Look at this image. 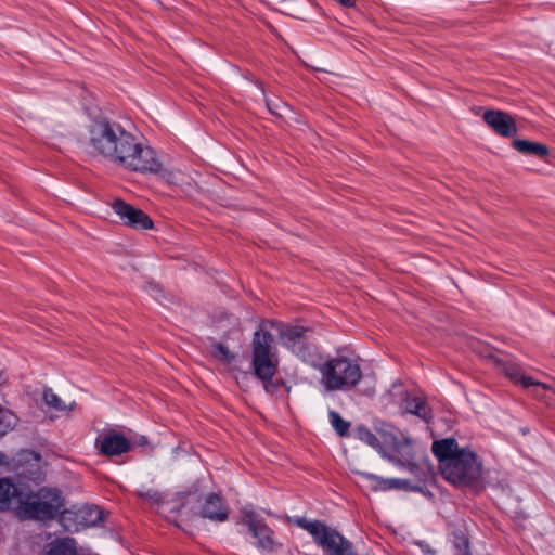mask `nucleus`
I'll list each match as a JSON object with an SVG mask.
<instances>
[{"label": "nucleus", "instance_id": "7", "mask_svg": "<svg viewBox=\"0 0 555 555\" xmlns=\"http://www.w3.org/2000/svg\"><path fill=\"white\" fill-rule=\"evenodd\" d=\"M63 506L64 499L61 491L42 488L23 498L20 513L29 519L50 520L56 517Z\"/></svg>", "mask_w": 555, "mask_h": 555}, {"label": "nucleus", "instance_id": "26", "mask_svg": "<svg viewBox=\"0 0 555 555\" xmlns=\"http://www.w3.org/2000/svg\"><path fill=\"white\" fill-rule=\"evenodd\" d=\"M263 384V388L267 393L274 396L278 393L279 389L283 386V382L273 380V377L270 379H260Z\"/></svg>", "mask_w": 555, "mask_h": 555}, {"label": "nucleus", "instance_id": "10", "mask_svg": "<svg viewBox=\"0 0 555 555\" xmlns=\"http://www.w3.org/2000/svg\"><path fill=\"white\" fill-rule=\"evenodd\" d=\"M114 212L119 217L122 224L134 230L152 229L153 220L140 208H137L120 198H116L111 204Z\"/></svg>", "mask_w": 555, "mask_h": 555}, {"label": "nucleus", "instance_id": "21", "mask_svg": "<svg viewBox=\"0 0 555 555\" xmlns=\"http://www.w3.org/2000/svg\"><path fill=\"white\" fill-rule=\"evenodd\" d=\"M354 435L360 441L366 443L375 450H379L382 448V442L378 437L366 426H358L356 428Z\"/></svg>", "mask_w": 555, "mask_h": 555}, {"label": "nucleus", "instance_id": "31", "mask_svg": "<svg viewBox=\"0 0 555 555\" xmlns=\"http://www.w3.org/2000/svg\"><path fill=\"white\" fill-rule=\"evenodd\" d=\"M457 547H463L464 550L468 551V547H469L468 540L463 537L462 544H459Z\"/></svg>", "mask_w": 555, "mask_h": 555}, {"label": "nucleus", "instance_id": "15", "mask_svg": "<svg viewBox=\"0 0 555 555\" xmlns=\"http://www.w3.org/2000/svg\"><path fill=\"white\" fill-rule=\"evenodd\" d=\"M13 502L22 505V491L10 478H0V512L9 509Z\"/></svg>", "mask_w": 555, "mask_h": 555}, {"label": "nucleus", "instance_id": "5", "mask_svg": "<svg viewBox=\"0 0 555 555\" xmlns=\"http://www.w3.org/2000/svg\"><path fill=\"white\" fill-rule=\"evenodd\" d=\"M251 369L258 379L272 378L279 366V357L273 335L262 328L256 331L251 339Z\"/></svg>", "mask_w": 555, "mask_h": 555}, {"label": "nucleus", "instance_id": "3", "mask_svg": "<svg viewBox=\"0 0 555 555\" xmlns=\"http://www.w3.org/2000/svg\"><path fill=\"white\" fill-rule=\"evenodd\" d=\"M289 522L306 530L326 555H358L348 539L321 520L294 516L289 518Z\"/></svg>", "mask_w": 555, "mask_h": 555}, {"label": "nucleus", "instance_id": "11", "mask_svg": "<svg viewBox=\"0 0 555 555\" xmlns=\"http://www.w3.org/2000/svg\"><path fill=\"white\" fill-rule=\"evenodd\" d=\"M95 447L101 454L118 456L131 449V442L121 433L112 430L101 434L95 440Z\"/></svg>", "mask_w": 555, "mask_h": 555}, {"label": "nucleus", "instance_id": "6", "mask_svg": "<svg viewBox=\"0 0 555 555\" xmlns=\"http://www.w3.org/2000/svg\"><path fill=\"white\" fill-rule=\"evenodd\" d=\"M442 476L455 486H470L481 478L482 463L475 452L462 448L440 469Z\"/></svg>", "mask_w": 555, "mask_h": 555}, {"label": "nucleus", "instance_id": "12", "mask_svg": "<svg viewBox=\"0 0 555 555\" xmlns=\"http://www.w3.org/2000/svg\"><path fill=\"white\" fill-rule=\"evenodd\" d=\"M482 119L493 131L502 137L512 138L517 133V127L513 117L503 111L488 109L483 113Z\"/></svg>", "mask_w": 555, "mask_h": 555}, {"label": "nucleus", "instance_id": "29", "mask_svg": "<svg viewBox=\"0 0 555 555\" xmlns=\"http://www.w3.org/2000/svg\"><path fill=\"white\" fill-rule=\"evenodd\" d=\"M339 3L346 8H352L354 7L356 2L354 0H338Z\"/></svg>", "mask_w": 555, "mask_h": 555}, {"label": "nucleus", "instance_id": "19", "mask_svg": "<svg viewBox=\"0 0 555 555\" xmlns=\"http://www.w3.org/2000/svg\"><path fill=\"white\" fill-rule=\"evenodd\" d=\"M404 410L408 413L418 416L425 422L431 418V410L427 402L418 396L406 395L404 398Z\"/></svg>", "mask_w": 555, "mask_h": 555}, {"label": "nucleus", "instance_id": "30", "mask_svg": "<svg viewBox=\"0 0 555 555\" xmlns=\"http://www.w3.org/2000/svg\"><path fill=\"white\" fill-rule=\"evenodd\" d=\"M405 489H411V490L420 491L423 494H431L428 490L424 491L423 488L417 487V486L416 487H409V485H408Z\"/></svg>", "mask_w": 555, "mask_h": 555}, {"label": "nucleus", "instance_id": "2", "mask_svg": "<svg viewBox=\"0 0 555 555\" xmlns=\"http://www.w3.org/2000/svg\"><path fill=\"white\" fill-rule=\"evenodd\" d=\"M311 366L321 373L323 385L328 391H347L356 387L362 378L360 365L346 357H334L323 361L319 353L318 365Z\"/></svg>", "mask_w": 555, "mask_h": 555}, {"label": "nucleus", "instance_id": "22", "mask_svg": "<svg viewBox=\"0 0 555 555\" xmlns=\"http://www.w3.org/2000/svg\"><path fill=\"white\" fill-rule=\"evenodd\" d=\"M43 401L47 405L57 410V411H66L73 410L75 408V402H72L68 406L60 399V397L52 391V389H44L43 391Z\"/></svg>", "mask_w": 555, "mask_h": 555}, {"label": "nucleus", "instance_id": "34", "mask_svg": "<svg viewBox=\"0 0 555 555\" xmlns=\"http://www.w3.org/2000/svg\"><path fill=\"white\" fill-rule=\"evenodd\" d=\"M2 382H3V373H2V371L0 370V385L2 384Z\"/></svg>", "mask_w": 555, "mask_h": 555}, {"label": "nucleus", "instance_id": "9", "mask_svg": "<svg viewBox=\"0 0 555 555\" xmlns=\"http://www.w3.org/2000/svg\"><path fill=\"white\" fill-rule=\"evenodd\" d=\"M242 524L248 528L250 534L257 540L256 547L260 551L272 552L275 548V533L251 505L240 509Z\"/></svg>", "mask_w": 555, "mask_h": 555}, {"label": "nucleus", "instance_id": "1", "mask_svg": "<svg viewBox=\"0 0 555 555\" xmlns=\"http://www.w3.org/2000/svg\"><path fill=\"white\" fill-rule=\"evenodd\" d=\"M86 144L94 155L131 171L156 173L162 169V163L152 147L143 144L120 124L107 118L91 121Z\"/></svg>", "mask_w": 555, "mask_h": 555}, {"label": "nucleus", "instance_id": "16", "mask_svg": "<svg viewBox=\"0 0 555 555\" xmlns=\"http://www.w3.org/2000/svg\"><path fill=\"white\" fill-rule=\"evenodd\" d=\"M434 455L438 459L439 468L446 464L453 455H457L461 451L459 443L454 438H446L441 440H435L431 446Z\"/></svg>", "mask_w": 555, "mask_h": 555}, {"label": "nucleus", "instance_id": "18", "mask_svg": "<svg viewBox=\"0 0 555 555\" xmlns=\"http://www.w3.org/2000/svg\"><path fill=\"white\" fill-rule=\"evenodd\" d=\"M42 555H78L77 542L74 538H57L46 545Z\"/></svg>", "mask_w": 555, "mask_h": 555}, {"label": "nucleus", "instance_id": "33", "mask_svg": "<svg viewBox=\"0 0 555 555\" xmlns=\"http://www.w3.org/2000/svg\"><path fill=\"white\" fill-rule=\"evenodd\" d=\"M267 106H268V108H269V111H270V113H271V114L279 115V113H278V112H275V111L271 107V105H270V103H269V102H267Z\"/></svg>", "mask_w": 555, "mask_h": 555}, {"label": "nucleus", "instance_id": "32", "mask_svg": "<svg viewBox=\"0 0 555 555\" xmlns=\"http://www.w3.org/2000/svg\"><path fill=\"white\" fill-rule=\"evenodd\" d=\"M7 460V455L0 452V464H3Z\"/></svg>", "mask_w": 555, "mask_h": 555}, {"label": "nucleus", "instance_id": "14", "mask_svg": "<svg viewBox=\"0 0 555 555\" xmlns=\"http://www.w3.org/2000/svg\"><path fill=\"white\" fill-rule=\"evenodd\" d=\"M361 480L373 491H387L406 488L409 481L398 478H383L371 473L360 472Z\"/></svg>", "mask_w": 555, "mask_h": 555}, {"label": "nucleus", "instance_id": "24", "mask_svg": "<svg viewBox=\"0 0 555 555\" xmlns=\"http://www.w3.org/2000/svg\"><path fill=\"white\" fill-rule=\"evenodd\" d=\"M15 418L13 413L0 406V437L14 427Z\"/></svg>", "mask_w": 555, "mask_h": 555}, {"label": "nucleus", "instance_id": "13", "mask_svg": "<svg viewBox=\"0 0 555 555\" xmlns=\"http://www.w3.org/2000/svg\"><path fill=\"white\" fill-rule=\"evenodd\" d=\"M70 519L75 521L74 530L80 531L98 525L102 520V511L96 506L85 505L76 512L66 511L63 520L67 521Z\"/></svg>", "mask_w": 555, "mask_h": 555}, {"label": "nucleus", "instance_id": "4", "mask_svg": "<svg viewBox=\"0 0 555 555\" xmlns=\"http://www.w3.org/2000/svg\"><path fill=\"white\" fill-rule=\"evenodd\" d=\"M196 502V514L215 524L229 519L230 508L224 498L218 493L198 494V487L188 492H176V511L184 507L185 503Z\"/></svg>", "mask_w": 555, "mask_h": 555}, {"label": "nucleus", "instance_id": "8", "mask_svg": "<svg viewBox=\"0 0 555 555\" xmlns=\"http://www.w3.org/2000/svg\"><path fill=\"white\" fill-rule=\"evenodd\" d=\"M309 330L300 325H285L279 331V340L302 362L311 365L319 363V350L308 339Z\"/></svg>", "mask_w": 555, "mask_h": 555}, {"label": "nucleus", "instance_id": "25", "mask_svg": "<svg viewBox=\"0 0 555 555\" xmlns=\"http://www.w3.org/2000/svg\"><path fill=\"white\" fill-rule=\"evenodd\" d=\"M211 353L216 359L227 363H230L234 359V354L231 353L229 348L221 343L212 345Z\"/></svg>", "mask_w": 555, "mask_h": 555}, {"label": "nucleus", "instance_id": "17", "mask_svg": "<svg viewBox=\"0 0 555 555\" xmlns=\"http://www.w3.org/2000/svg\"><path fill=\"white\" fill-rule=\"evenodd\" d=\"M505 374L512 382L521 385L524 388L532 387L534 393L537 395L540 393V390L547 389V386L545 384L537 382L532 377L525 375L521 369H519L517 365H507L505 367Z\"/></svg>", "mask_w": 555, "mask_h": 555}, {"label": "nucleus", "instance_id": "27", "mask_svg": "<svg viewBox=\"0 0 555 555\" xmlns=\"http://www.w3.org/2000/svg\"><path fill=\"white\" fill-rule=\"evenodd\" d=\"M425 554H435L430 545L426 541H417L415 543Z\"/></svg>", "mask_w": 555, "mask_h": 555}, {"label": "nucleus", "instance_id": "20", "mask_svg": "<svg viewBox=\"0 0 555 555\" xmlns=\"http://www.w3.org/2000/svg\"><path fill=\"white\" fill-rule=\"evenodd\" d=\"M513 147L527 155H535L539 157H545L548 155V149L546 145L528 140L516 139L513 141Z\"/></svg>", "mask_w": 555, "mask_h": 555}, {"label": "nucleus", "instance_id": "28", "mask_svg": "<svg viewBox=\"0 0 555 555\" xmlns=\"http://www.w3.org/2000/svg\"><path fill=\"white\" fill-rule=\"evenodd\" d=\"M146 496L151 500H153L155 503H158L160 500V494L156 491H150L146 493Z\"/></svg>", "mask_w": 555, "mask_h": 555}, {"label": "nucleus", "instance_id": "23", "mask_svg": "<svg viewBox=\"0 0 555 555\" xmlns=\"http://www.w3.org/2000/svg\"><path fill=\"white\" fill-rule=\"evenodd\" d=\"M328 418L338 436L345 437L348 435L350 423L345 421L338 412L331 410L328 412Z\"/></svg>", "mask_w": 555, "mask_h": 555}]
</instances>
